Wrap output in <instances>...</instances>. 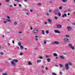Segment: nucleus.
Returning a JSON list of instances; mask_svg holds the SVG:
<instances>
[{"label":"nucleus","instance_id":"1","mask_svg":"<svg viewBox=\"0 0 75 75\" xmlns=\"http://www.w3.org/2000/svg\"><path fill=\"white\" fill-rule=\"evenodd\" d=\"M39 31V30L38 28H35L33 30V33L34 34H37Z\"/></svg>","mask_w":75,"mask_h":75},{"label":"nucleus","instance_id":"2","mask_svg":"<svg viewBox=\"0 0 75 75\" xmlns=\"http://www.w3.org/2000/svg\"><path fill=\"white\" fill-rule=\"evenodd\" d=\"M68 65H69L68 63H67L65 64V67L66 70H68L69 69V66Z\"/></svg>","mask_w":75,"mask_h":75},{"label":"nucleus","instance_id":"3","mask_svg":"<svg viewBox=\"0 0 75 75\" xmlns=\"http://www.w3.org/2000/svg\"><path fill=\"white\" fill-rule=\"evenodd\" d=\"M56 24L57 25V28H61L62 27V26L59 24Z\"/></svg>","mask_w":75,"mask_h":75},{"label":"nucleus","instance_id":"4","mask_svg":"<svg viewBox=\"0 0 75 75\" xmlns=\"http://www.w3.org/2000/svg\"><path fill=\"white\" fill-rule=\"evenodd\" d=\"M69 47H70V48H71L72 50H74V47L72 46V44H69Z\"/></svg>","mask_w":75,"mask_h":75},{"label":"nucleus","instance_id":"5","mask_svg":"<svg viewBox=\"0 0 75 75\" xmlns=\"http://www.w3.org/2000/svg\"><path fill=\"white\" fill-rule=\"evenodd\" d=\"M59 12V10H55L54 11V13L55 14H57Z\"/></svg>","mask_w":75,"mask_h":75},{"label":"nucleus","instance_id":"6","mask_svg":"<svg viewBox=\"0 0 75 75\" xmlns=\"http://www.w3.org/2000/svg\"><path fill=\"white\" fill-rule=\"evenodd\" d=\"M64 40L65 42H69V39L67 38H64Z\"/></svg>","mask_w":75,"mask_h":75},{"label":"nucleus","instance_id":"7","mask_svg":"<svg viewBox=\"0 0 75 75\" xmlns=\"http://www.w3.org/2000/svg\"><path fill=\"white\" fill-rule=\"evenodd\" d=\"M66 28L67 29V30H68L69 31L71 30H72V28H71V27L69 26H67Z\"/></svg>","mask_w":75,"mask_h":75},{"label":"nucleus","instance_id":"8","mask_svg":"<svg viewBox=\"0 0 75 75\" xmlns=\"http://www.w3.org/2000/svg\"><path fill=\"white\" fill-rule=\"evenodd\" d=\"M11 64L13 65V66H16V64H15V63H14L13 61H11Z\"/></svg>","mask_w":75,"mask_h":75},{"label":"nucleus","instance_id":"9","mask_svg":"<svg viewBox=\"0 0 75 75\" xmlns=\"http://www.w3.org/2000/svg\"><path fill=\"white\" fill-rule=\"evenodd\" d=\"M67 15L66 13H64L63 15H62V17L63 18H65V17H67Z\"/></svg>","mask_w":75,"mask_h":75},{"label":"nucleus","instance_id":"10","mask_svg":"<svg viewBox=\"0 0 75 75\" xmlns=\"http://www.w3.org/2000/svg\"><path fill=\"white\" fill-rule=\"evenodd\" d=\"M54 31L55 32V33H58V34H60V32L58 30H54Z\"/></svg>","mask_w":75,"mask_h":75},{"label":"nucleus","instance_id":"11","mask_svg":"<svg viewBox=\"0 0 75 75\" xmlns=\"http://www.w3.org/2000/svg\"><path fill=\"white\" fill-rule=\"evenodd\" d=\"M53 55L54 57H57V56H58V54H56V53H53Z\"/></svg>","mask_w":75,"mask_h":75},{"label":"nucleus","instance_id":"12","mask_svg":"<svg viewBox=\"0 0 75 75\" xmlns=\"http://www.w3.org/2000/svg\"><path fill=\"white\" fill-rule=\"evenodd\" d=\"M48 21L50 23H52V20H51L50 19H48Z\"/></svg>","mask_w":75,"mask_h":75},{"label":"nucleus","instance_id":"13","mask_svg":"<svg viewBox=\"0 0 75 75\" xmlns=\"http://www.w3.org/2000/svg\"><path fill=\"white\" fill-rule=\"evenodd\" d=\"M13 61H15V62H18V60L17 59H13Z\"/></svg>","mask_w":75,"mask_h":75},{"label":"nucleus","instance_id":"14","mask_svg":"<svg viewBox=\"0 0 75 75\" xmlns=\"http://www.w3.org/2000/svg\"><path fill=\"white\" fill-rule=\"evenodd\" d=\"M41 62V60H38L37 61V62L38 63H40V62Z\"/></svg>","mask_w":75,"mask_h":75},{"label":"nucleus","instance_id":"15","mask_svg":"<svg viewBox=\"0 0 75 75\" xmlns=\"http://www.w3.org/2000/svg\"><path fill=\"white\" fill-rule=\"evenodd\" d=\"M47 62H50V61H51V60L49 58H48L47 59Z\"/></svg>","mask_w":75,"mask_h":75},{"label":"nucleus","instance_id":"16","mask_svg":"<svg viewBox=\"0 0 75 75\" xmlns=\"http://www.w3.org/2000/svg\"><path fill=\"white\" fill-rule=\"evenodd\" d=\"M54 18L55 20H57L58 19V17L57 16H55L54 17Z\"/></svg>","mask_w":75,"mask_h":75},{"label":"nucleus","instance_id":"17","mask_svg":"<svg viewBox=\"0 0 75 75\" xmlns=\"http://www.w3.org/2000/svg\"><path fill=\"white\" fill-rule=\"evenodd\" d=\"M54 44H59V42L57 41H54Z\"/></svg>","mask_w":75,"mask_h":75},{"label":"nucleus","instance_id":"18","mask_svg":"<svg viewBox=\"0 0 75 75\" xmlns=\"http://www.w3.org/2000/svg\"><path fill=\"white\" fill-rule=\"evenodd\" d=\"M6 21H8L9 22H11V20H10V19H6Z\"/></svg>","mask_w":75,"mask_h":75},{"label":"nucleus","instance_id":"19","mask_svg":"<svg viewBox=\"0 0 75 75\" xmlns=\"http://www.w3.org/2000/svg\"><path fill=\"white\" fill-rule=\"evenodd\" d=\"M62 2H63V3H66L67 1V0H62Z\"/></svg>","mask_w":75,"mask_h":75},{"label":"nucleus","instance_id":"20","mask_svg":"<svg viewBox=\"0 0 75 75\" xmlns=\"http://www.w3.org/2000/svg\"><path fill=\"white\" fill-rule=\"evenodd\" d=\"M60 58H62V59H64V57L62 56H60Z\"/></svg>","mask_w":75,"mask_h":75},{"label":"nucleus","instance_id":"21","mask_svg":"<svg viewBox=\"0 0 75 75\" xmlns=\"http://www.w3.org/2000/svg\"><path fill=\"white\" fill-rule=\"evenodd\" d=\"M57 14H58V16H61V13L59 12Z\"/></svg>","mask_w":75,"mask_h":75},{"label":"nucleus","instance_id":"22","mask_svg":"<svg viewBox=\"0 0 75 75\" xmlns=\"http://www.w3.org/2000/svg\"><path fill=\"white\" fill-rule=\"evenodd\" d=\"M65 37H67V38H69V37H69V35H65Z\"/></svg>","mask_w":75,"mask_h":75},{"label":"nucleus","instance_id":"23","mask_svg":"<svg viewBox=\"0 0 75 75\" xmlns=\"http://www.w3.org/2000/svg\"><path fill=\"white\" fill-rule=\"evenodd\" d=\"M20 47L21 50H23L24 47H23V46L21 45Z\"/></svg>","mask_w":75,"mask_h":75},{"label":"nucleus","instance_id":"24","mask_svg":"<svg viewBox=\"0 0 75 75\" xmlns=\"http://www.w3.org/2000/svg\"><path fill=\"white\" fill-rule=\"evenodd\" d=\"M28 64H29V65H32V63L30 62H29L28 63Z\"/></svg>","mask_w":75,"mask_h":75},{"label":"nucleus","instance_id":"25","mask_svg":"<svg viewBox=\"0 0 75 75\" xmlns=\"http://www.w3.org/2000/svg\"><path fill=\"white\" fill-rule=\"evenodd\" d=\"M2 75H8L6 73H2Z\"/></svg>","mask_w":75,"mask_h":75},{"label":"nucleus","instance_id":"26","mask_svg":"<svg viewBox=\"0 0 75 75\" xmlns=\"http://www.w3.org/2000/svg\"><path fill=\"white\" fill-rule=\"evenodd\" d=\"M42 34H45L44 31L43 30H42Z\"/></svg>","mask_w":75,"mask_h":75},{"label":"nucleus","instance_id":"27","mask_svg":"<svg viewBox=\"0 0 75 75\" xmlns=\"http://www.w3.org/2000/svg\"><path fill=\"white\" fill-rule=\"evenodd\" d=\"M14 24L15 25H17V22H14Z\"/></svg>","mask_w":75,"mask_h":75},{"label":"nucleus","instance_id":"28","mask_svg":"<svg viewBox=\"0 0 75 75\" xmlns=\"http://www.w3.org/2000/svg\"><path fill=\"white\" fill-rule=\"evenodd\" d=\"M62 6L59 7V10H62Z\"/></svg>","mask_w":75,"mask_h":75},{"label":"nucleus","instance_id":"29","mask_svg":"<svg viewBox=\"0 0 75 75\" xmlns=\"http://www.w3.org/2000/svg\"><path fill=\"white\" fill-rule=\"evenodd\" d=\"M52 75H57V74H56V73H52Z\"/></svg>","mask_w":75,"mask_h":75},{"label":"nucleus","instance_id":"30","mask_svg":"<svg viewBox=\"0 0 75 75\" xmlns=\"http://www.w3.org/2000/svg\"><path fill=\"white\" fill-rule=\"evenodd\" d=\"M22 10L23 11H27V10L25 9H23Z\"/></svg>","mask_w":75,"mask_h":75},{"label":"nucleus","instance_id":"31","mask_svg":"<svg viewBox=\"0 0 75 75\" xmlns=\"http://www.w3.org/2000/svg\"><path fill=\"white\" fill-rule=\"evenodd\" d=\"M59 65L60 67H63V65L62 64H59Z\"/></svg>","mask_w":75,"mask_h":75},{"label":"nucleus","instance_id":"32","mask_svg":"<svg viewBox=\"0 0 75 75\" xmlns=\"http://www.w3.org/2000/svg\"><path fill=\"white\" fill-rule=\"evenodd\" d=\"M0 54H1V55H3V54H4V53L2 52H1Z\"/></svg>","mask_w":75,"mask_h":75},{"label":"nucleus","instance_id":"33","mask_svg":"<svg viewBox=\"0 0 75 75\" xmlns=\"http://www.w3.org/2000/svg\"><path fill=\"white\" fill-rule=\"evenodd\" d=\"M4 23H5V24H6V23H7V21H4Z\"/></svg>","mask_w":75,"mask_h":75},{"label":"nucleus","instance_id":"34","mask_svg":"<svg viewBox=\"0 0 75 75\" xmlns=\"http://www.w3.org/2000/svg\"><path fill=\"white\" fill-rule=\"evenodd\" d=\"M46 33L47 34H48L49 33V32L47 30L46 31Z\"/></svg>","mask_w":75,"mask_h":75},{"label":"nucleus","instance_id":"35","mask_svg":"<svg viewBox=\"0 0 75 75\" xmlns=\"http://www.w3.org/2000/svg\"><path fill=\"white\" fill-rule=\"evenodd\" d=\"M6 3H8L9 2V0H6Z\"/></svg>","mask_w":75,"mask_h":75},{"label":"nucleus","instance_id":"36","mask_svg":"<svg viewBox=\"0 0 75 75\" xmlns=\"http://www.w3.org/2000/svg\"><path fill=\"white\" fill-rule=\"evenodd\" d=\"M39 58H40V59H42L43 58H42V56H40Z\"/></svg>","mask_w":75,"mask_h":75},{"label":"nucleus","instance_id":"37","mask_svg":"<svg viewBox=\"0 0 75 75\" xmlns=\"http://www.w3.org/2000/svg\"><path fill=\"white\" fill-rule=\"evenodd\" d=\"M18 44L19 45H21V42H18Z\"/></svg>","mask_w":75,"mask_h":75},{"label":"nucleus","instance_id":"38","mask_svg":"<svg viewBox=\"0 0 75 75\" xmlns=\"http://www.w3.org/2000/svg\"><path fill=\"white\" fill-rule=\"evenodd\" d=\"M30 28L31 30H33V27H32V26H30Z\"/></svg>","mask_w":75,"mask_h":75},{"label":"nucleus","instance_id":"39","mask_svg":"<svg viewBox=\"0 0 75 75\" xmlns=\"http://www.w3.org/2000/svg\"><path fill=\"white\" fill-rule=\"evenodd\" d=\"M46 16H49V13H46Z\"/></svg>","mask_w":75,"mask_h":75},{"label":"nucleus","instance_id":"40","mask_svg":"<svg viewBox=\"0 0 75 75\" xmlns=\"http://www.w3.org/2000/svg\"><path fill=\"white\" fill-rule=\"evenodd\" d=\"M53 2V1H49V3H50V4L52 3Z\"/></svg>","mask_w":75,"mask_h":75},{"label":"nucleus","instance_id":"41","mask_svg":"<svg viewBox=\"0 0 75 75\" xmlns=\"http://www.w3.org/2000/svg\"><path fill=\"white\" fill-rule=\"evenodd\" d=\"M20 54L21 55H23V53L22 52H21Z\"/></svg>","mask_w":75,"mask_h":75},{"label":"nucleus","instance_id":"42","mask_svg":"<svg viewBox=\"0 0 75 75\" xmlns=\"http://www.w3.org/2000/svg\"><path fill=\"white\" fill-rule=\"evenodd\" d=\"M15 1H17V2H19V1L18 0H14Z\"/></svg>","mask_w":75,"mask_h":75},{"label":"nucleus","instance_id":"43","mask_svg":"<svg viewBox=\"0 0 75 75\" xmlns=\"http://www.w3.org/2000/svg\"><path fill=\"white\" fill-rule=\"evenodd\" d=\"M46 58H48V57H49V56H47V55H46V56H45Z\"/></svg>","mask_w":75,"mask_h":75},{"label":"nucleus","instance_id":"44","mask_svg":"<svg viewBox=\"0 0 75 75\" xmlns=\"http://www.w3.org/2000/svg\"><path fill=\"white\" fill-rule=\"evenodd\" d=\"M8 46H10V43H8Z\"/></svg>","mask_w":75,"mask_h":75},{"label":"nucleus","instance_id":"45","mask_svg":"<svg viewBox=\"0 0 75 75\" xmlns=\"http://www.w3.org/2000/svg\"><path fill=\"white\" fill-rule=\"evenodd\" d=\"M44 44H47V42H46V41H44Z\"/></svg>","mask_w":75,"mask_h":75},{"label":"nucleus","instance_id":"46","mask_svg":"<svg viewBox=\"0 0 75 75\" xmlns=\"http://www.w3.org/2000/svg\"><path fill=\"white\" fill-rule=\"evenodd\" d=\"M42 73H44V70H42Z\"/></svg>","mask_w":75,"mask_h":75},{"label":"nucleus","instance_id":"47","mask_svg":"<svg viewBox=\"0 0 75 75\" xmlns=\"http://www.w3.org/2000/svg\"><path fill=\"white\" fill-rule=\"evenodd\" d=\"M64 55H67V54L66 53H63Z\"/></svg>","mask_w":75,"mask_h":75},{"label":"nucleus","instance_id":"48","mask_svg":"<svg viewBox=\"0 0 75 75\" xmlns=\"http://www.w3.org/2000/svg\"><path fill=\"white\" fill-rule=\"evenodd\" d=\"M45 24H46V25H47V22H45Z\"/></svg>","mask_w":75,"mask_h":75},{"label":"nucleus","instance_id":"49","mask_svg":"<svg viewBox=\"0 0 75 75\" xmlns=\"http://www.w3.org/2000/svg\"><path fill=\"white\" fill-rule=\"evenodd\" d=\"M45 69H46V70H48V68H47V67L45 68Z\"/></svg>","mask_w":75,"mask_h":75},{"label":"nucleus","instance_id":"50","mask_svg":"<svg viewBox=\"0 0 75 75\" xmlns=\"http://www.w3.org/2000/svg\"><path fill=\"white\" fill-rule=\"evenodd\" d=\"M60 74H61V75H62V72H60Z\"/></svg>","mask_w":75,"mask_h":75},{"label":"nucleus","instance_id":"51","mask_svg":"<svg viewBox=\"0 0 75 75\" xmlns=\"http://www.w3.org/2000/svg\"><path fill=\"white\" fill-rule=\"evenodd\" d=\"M19 6H20V7H21V5L19 4Z\"/></svg>","mask_w":75,"mask_h":75},{"label":"nucleus","instance_id":"52","mask_svg":"<svg viewBox=\"0 0 75 75\" xmlns=\"http://www.w3.org/2000/svg\"><path fill=\"white\" fill-rule=\"evenodd\" d=\"M12 42L13 44H14V40H13Z\"/></svg>","mask_w":75,"mask_h":75},{"label":"nucleus","instance_id":"53","mask_svg":"<svg viewBox=\"0 0 75 75\" xmlns=\"http://www.w3.org/2000/svg\"><path fill=\"white\" fill-rule=\"evenodd\" d=\"M30 11L31 12H33V10H32L31 9L30 10Z\"/></svg>","mask_w":75,"mask_h":75},{"label":"nucleus","instance_id":"54","mask_svg":"<svg viewBox=\"0 0 75 75\" xmlns=\"http://www.w3.org/2000/svg\"><path fill=\"white\" fill-rule=\"evenodd\" d=\"M26 14L27 15H28H28H29V14H28V13H26Z\"/></svg>","mask_w":75,"mask_h":75},{"label":"nucleus","instance_id":"55","mask_svg":"<svg viewBox=\"0 0 75 75\" xmlns=\"http://www.w3.org/2000/svg\"><path fill=\"white\" fill-rule=\"evenodd\" d=\"M38 5H39V6H41V3H39L38 4Z\"/></svg>","mask_w":75,"mask_h":75},{"label":"nucleus","instance_id":"56","mask_svg":"<svg viewBox=\"0 0 75 75\" xmlns=\"http://www.w3.org/2000/svg\"><path fill=\"white\" fill-rule=\"evenodd\" d=\"M8 18L10 19V17H9V16H8Z\"/></svg>","mask_w":75,"mask_h":75},{"label":"nucleus","instance_id":"57","mask_svg":"<svg viewBox=\"0 0 75 75\" xmlns=\"http://www.w3.org/2000/svg\"><path fill=\"white\" fill-rule=\"evenodd\" d=\"M19 34H21V33H22V32H19Z\"/></svg>","mask_w":75,"mask_h":75},{"label":"nucleus","instance_id":"58","mask_svg":"<svg viewBox=\"0 0 75 75\" xmlns=\"http://www.w3.org/2000/svg\"><path fill=\"white\" fill-rule=\"evenodd\" d=\"M73 25H75V23H73Z\"/></svg>","mask_w":75,"mask_h":75},{"label":"nucleus","instance_id":"59","mask_svg":"<svg viewBox=\"0 0 75 75\" xmlns=\"http://www.w3.org/2000/svg\"><path fill=\"white\" fill-rule=\"evenodd\" d=\"M13 4L14 5V6H15V7L16 6V5L15 4Z\"/></svg>","mask_w":75,"mask_h":75},{"label":"nucleus","instance_id":"60","mask_svg":"<svg viewBox=\"0 0 75 75\" xmlns=\"http://www.w3.org/2000/svg\"><path fill=\"white\" fill-rule=\"evenodd\" d=\"M25 50H27V48H25Z\"/></svg>","mask_w":75,"mask_h":75},{"label":"nucleus","instance_id":"61","mask_svg":"<svg viewBox=\"0 0 75 75\" xmlns=\"http://www.w3.org/2000/svg\"><path fill=\"white\" fill-rule=\"evenodd\" d=\"M73 14H75V11L73 12Z\"/></svg>","mask_w":75,"mask_h":75},{"label":"nucleus","instance_id":"62","mask_svg":"<svg viewBox=\"0 0 75 75\" xmlns=\"http://www.w3.org/2000/svg\"><path fill=\"white\" fill-rule=\"evenodd\" d=\"M35 38H38V36H35Z\"/></svg>","mask_w":75,"mask_h":75},{"label":"nucleus","instance_id":"63","mask_svg":"<svg viewBox=\"0 0 75 75\" xmlns=\"http://www.w3.org/2000/svg\"><path fill=\"white\" fill-rule=\"evenodd\" d=\"M49 11V12H50V13H51V10Z\"/></svg>","mask_w":75,"mask_h":75},{"label":"nucleus","instance_id":"64","mask_svg":"<svg viewBox=\"0 0 75 75\" xmlns=\"http://www.w3.org/2000/svg\"><path fill=\"white\" fill-rule=\"evenodd\" d=\"M9 7H12V5H9Z\"/></svg>","mask_w":75,"mask_h":75}]
</instances>
